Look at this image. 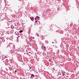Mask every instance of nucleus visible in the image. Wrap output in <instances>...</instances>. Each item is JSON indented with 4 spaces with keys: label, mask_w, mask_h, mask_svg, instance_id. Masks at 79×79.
<instances>
[{
    "label": "nucleus",
    "mask_w": 79,
    "mask_h": 79,
    "mask_svg": "<svg viewBox=\"0 0 79 79\" xmlns=\"http://www.w3.org/2000/svg\"><path fill=\"white\" fill-rule=\"evenodd\" d=\"M36 18L37 19V20H39V19H40L39 17L38 16H37Z\"/></svg>",
    "instance_id": "obj_1"
},
{
    "label": "nucleus",
    "mask_w": 79,
    "mask_h": 79,
    "mask_svg": "<svg viewBox=\"0 0 79 79\" xmlns=\"http://www.w3.org/2000/svg\"><path fill=\"white\" fill-rule=\"evenodd\" d=\"M31 39H30V41H31L32 40V39H34V38L32 37H31Z\"/></svg>",
    "instance_id": "obj_2"
},
{
    "label": "nucleus",
    "mask_w": 79,
    "mask_h": 79,
    "mask_svg": "<svg viewBox=\"0 0 79 79\" xmlns=\"http://www.w3.org/2000/svg\"><path fill=\"white\" fill-rule=\"evenodd\" d=\"M30 19L32 21H33L34 19V18H31V17H30Z\"/></svg>",
    "instance_id": "obj_3"
},
{
    "label": "nucleus",
    "mask_w": 79,
    "mask_h": 79,
    "mask_svg": "<svg viewBox=\"0 0 79 79\" xmlns=\"http://www.w3.org/2000/svg\"><path fill=\"white\" fill-rule=\"evenodd\" d=\"M31 77H34V75L33 74H31Z\"/></svg>",
    "instance_id": "obj_4"
},
{
    "label": "nucleus",
    "mask_w": 79,
    "mask_h": 79,
    "mask_svg": "<svg viewBox=\"0 0 79 79\" xmlns=\"http://www.w3.org/2000/svg\"><path fill=\"white\" fill-rule=\"evenodd\" d=\"M23 31L21 30V31H20V33H21V32H23Z\"/></svg>",
    "instance_id": "obj_5"
},
{
    "label": "nucleus",
    "mask_w": 79,
    "mask_h": 79,
    "mask_svg": "<svg viewBox=\"0 0 79 79\" xmlns=\"http://www.w3.org/2000/svg\"><path fill=\"white\" fill-rule=\"evenodd\" d=\"M11 28H14V27H13V25L11 26Z\"/></svg>",
    "instance_id": "obj_6"
},
{
    "label": "nucleus",
    "mask_w": 79,
    "mask_h": 79,
    "mask_svg": "<svg viewBox=\"0 0 79 79\" xmlns=\"http://www.w3.org/2000/svg\"><path fill=\"white\" fill-rule=\"evenodd\" d=\"M7 56H5L4 57V58H7Z\"/></svg>",
    "instance_id": "obj_7"
},
{
    "label": "nucleus",
    "mask_w": 79,
    "mask_h": 79,
    "mask_svg": "<svg viewBox=\"0 0 79 79\" xmlns=\"http://www.w3.org/2000/svg\"><path fill=\"white\" fill-rule=\"evenodd\" d=\"M43 47H44V49H45L46 48V47H45V46H44Z\"/></svg>",
    "instance_id": "obj_8"
},
{
    "label": "nucleus",
    "mask_w": 79,
    "mask_h": 79,
    "mask_svg": "<svg viewBox=\"0 0 79 79\" xmlns=\"http://www.w3.org/2000/svg\"><path fill=\"white\" fill-rule=\"evenodd\" d=\"M49 61H50V62L51 61V59H49Z\"/></svg>",
    "instance_id": "obj_9"
},
{
    "label": "nucleus",
    "mask_w": 79,
    "mask_h": 79,
    "mask_svg": "<svg viewBox=\"0 0 79 79\" xmlns=\"http://www.w3.org/2000/svg\"><path fill=\"white\" fill-rule=\"evenodd\" d=\"M70 25H71V26H72V25H73V24H72V23H71V24H70Z\"/></svg>",
    "instance_id": "obj_10"
},
{
    "label": "nucleus",
    "mask_w": 79,
    "mask_h": 79,
    "mask_svg": "<svg viewBox=\"0 0 79 79\" xmlns=\"http://www.w3.org/2000/svg\"><path fill=\"white\" fill-rule=\"evenodd\" d=\"M31 77H32V75H31V76L30 77V78H31Z\"/></svg>",
    "instance_id": "obj_11"
},
{
    "label": "nucleus",
    "mask_w": 79,
    "mask_h": 79,
    "mask_svg": "<svg viewBox=\"0 0 79 79\" xmlns=\"http://www.w3.org/2000/svg\"><path fill=\"white\" fill-rule=\"evenodd\" d=\"M35 19H37V18H35Z\"/></svg>",
    "instance_id": "obj_12"
},
{
    "label": "nucleus",
    "mask_w": 79,
    "mask_h": 79,
    "mask_svg": "<svg viewBox=\"0 0 79 79\" xmlns=\"http://www.w3.org/2000/svg\"><path fill=\"white\" fill-rule=\"evenodd\" d=\"M37 21H36L35 23H37Z\"/></svg>",
    "instance_id": "obj_13"
},
{
    "label": "nucleus",
    "mask_w": 79,
    "mask_h": 79,
    "mask_svg": "<svg viewBox=\"0 0 79 79\" xmlns=\"http://www.w3.org/2000/svg\"><path fill=\"white\" fill-rule=\"evenodd\" d=\"M53 44H54V42H52Z\"/></svg>",
    "instance_id": "obj_14"
},
{
    "label": "nucleus",
    "mask_w": 79,
    "mask_h": 79,
    "mask_svg": "<svg viewBox=\"0 0 79 79\" xmlns=\"http://www.w3.org/2000/svg\"><path fill=\"white\" fill-rule=\"evenodd\" d=\"M30 69H31V67H30Z\"/></svg>",
    "instance_id": "obj_15"
},
{
    "label": "nucleus",
    "mask_w": 79,
    "mask_h": 79,
    "mask_svg": "<svg viewBox=\"0 0 79 79\" xmlns=\"http://www.w3.org/2000/svg\"><path fill=\"white\" fill-rule=\"evenodd\" d=\"M53 46V47H54V46Z\"/></svg>",
    "instance_id": "obj_16"
}]
</instances>
